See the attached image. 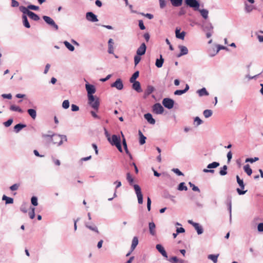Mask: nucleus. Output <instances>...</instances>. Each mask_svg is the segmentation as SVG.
<instances>
[{
	"label": "nucleus",
	"mask_w": 263,
	"mask_h": 263,
	"mask_svg": "<svg viewBox=\"0 0 263 263\" xmlns=\"http://www.w3.org/2000/svg\"><path fill=\"white\" fill-rule=\"evenodd\" d=\"M126 180L130 185H133L136 194L138 198V202L141 204L143 203V195L140 186L138 184H134V178L132 177L130 173L126 174Z\"/></svg>",
	"instance_id": "nucleus-1"
},
{
	"label": "nucleus",
	"mask_w": 263,
	"mask_h": 263,
	"mask_svg": "<svg viewBox=\"0 0 263 263\" xmlns=\"http://www.w3.org/2000/svg\"><path fill=\"white\" fill-rule=\"evenodd\" d=\"M20 10L24 14H27L32 20L37 21L40 20V17L35 13L28 10V9L23 6H21L19 8Z\"/></svg>",
	"instance_id": "nucleus-2"
},
{
	"label": "nucleus",
	"mask_w": 263,
	"mask_h": 263,
	"mask_svg": "<svg viewBox=\"0 0 263 263\" xmlns=\"http://www.w3.org/2000/svg\"><path fill=\"white\" fill-rule=\"evenodd\" d=\"M108 141L112 145L116 146L120 152H122V148L121 145V139L119 136L113 135L110 139V141Z\"/></svg>",
	"instance_id": "nucleus-3"
},
{
	"label": "nucleus",
	"mask_w": 263,
	"mask_h": 263,
	"mask_svg": "<svg viewBox=\"0 0 263 263\" xmlns=\"http://www.w3.org/2000/svg\"><path fill=\"white\" fill-rule=\"evenodd\" d=\"M85 88L87 92L88 99L92 100L93 96V94L95 93L96 91L95 86L87 82L85 84Z\"/></svg>",
	"instance_id": "nucleus-4"
},
{
	"label": "nucleus",
	"mask_w": 263,
	"mask_h": 263,
	"mask_svg": "<svg viewBox=\"0 0 263 263\" xmlns=\"http://www.w3.org/2000/svg\"><path fill=\"white\" fill-rule=\"evenodd\" d=\"M88 100L89 105L95 110L98 111L100 105L99 98H95V97L93 96V99L92 100L89 99H88Z\"/></svg>",
	"instance_id": "nucleus-5"
},
{
	"label": "nucleus",
	"mask_w": 263,
	"mask_h": 263,
	"mask_svg": "<svg viewBox=\"0 0 263 263\" xmlns=\"http://www.w3.org/2000/svg\"><path fill=\"white\" fill-rule=\"evenodd\" d=\"M174 101L170 98H166L163 99L162 104L166 108L171 109L173 108L174 105Z\"/></svg>",
	"instance_id": "nucleus-6"
},
{
	"label": "nucleus",
	"mask_w": 263,
	"mask_h": 263,
	"mask_svg": "<svg viewBox=\"0 0 263 263\" xmlns=\"http://www.w3.org/2000/svg\"><path fill=\"white\" fill-rule=\"evenodd\" d=\"M185 4L195 10H199V3L197 0H185Z\"/></svg>",
	"instance_id": "nucleus-7"
},
{
	"label": "nucleus",
	"mask_w": 263,
	"mask_h": 263,
	"mask_svg": "<svg viewBox=\"0 0 263 263\" xmlns=\"http://www.w3.org/2000/svg\"><path fill=\"white\" fill-rule=\"evenodd\" d=\"M43 18L47 24L53 27L55 30H57L59 29L58 26L50 17L44 15L43 16Z\"/></svg>",
	"instance_id": "nucleus-8"
},
{
	"label": "nucleus",
	"mask_w": 263,
	"mask_h": 263,
	"mask_svg": "<svg viewBox=\"0 0 263 263\" xmlns=\"http://www.w3.org/2000/svg\"><path fill=\"white\" fill-rule=\"evenodd\" d=\"M220 165L219 162H213L211 163H210L208 165L207 168L209 169H204L203 172L204 173H213L214 172V170H212V168H216L217 167L219 166Z\"/></svg>",
	"instance_id": "nucleus-9"
},
{
	"label": "nucleus",
	"mask_w": 263,
	"mask_h": 263,
	"mask_svg": "<svg viewBox=\"0 0 263 263\" xmlns=\"http://www.w3.org/2000/svg\"><path fill=\"white\" fill-rule=\"evenodd\" d=\"M153 111L157 115L162 114L164 111V108L160 103H157L153 105Z\"/></svg>",
	"instance_id": "nucleus-10"
},
{
	"label": "nucleus",
	"mask_w": 263,
	"mask_h": 263,
	"mask_svg": "<svg viewBox=\"0 0 263 263\" xmlns=\"http://www.w3.org/2000/svg\"><path fill=\"white\" fill-rule=\"evenodd\" d=\"M86 18L88 21L91 22H97L98 21L97 16L92 12H88L86 13Z\"/></svg>",
	"instance_id": "nucleus-11"
},
{
	"label": "nucleus",
	"mask_w": 263,
	"mask_h": 263,
	"mask_svg": "<svg viewBox=\"0 0 263 263\" xmlns=\"http://www.w3.org/2000/svg\"><path fill=\"white\" fill-rule=\"evenodd\" d=\"M146 46L144 43L141 44L137 50L136 54L138 55H143L145 53Z\"/></svg>",
	"instance_id": "nucleus-12"
},
{
	"label": "nucleus",
	"mask_w": 263,
	"mask_h": 263,
	"mask_svg": "<svg viewBox=\"0 0 263 263\" xmlns=\"http://www.w3.org/2000/svg\"><path fill=\"white\" fill-rule=\"evenodd\" d=\"M111 87H116L118 90H121L123 88V84L120 79H118L114 83L111 84Z\"/></svg>",
	"instance_id": "nucleus-13"
},
{
	"label": "nucleus",
	"mask_w": 263,
	"mask_h": 263,
	"mask_svg": "<svg viewBox=\"0 0 263 263\" xmlns=\"http://www.w3.org/2000/svg\"><path fill=\"white\" fill-rule=\"evenodd\" d=\"M178 48L180 49V53L177 55L178 58L186 55L188 53L189 50L186 47L183 45H179Z\"/></svg>",
	"instance_id": "nucleus-14"
},
{
	"label": "nucleus",
	"mask_w": 263,
	"mask_h": 263,
	"mask_svg": "<svg viewBox=\"0 0 263 263\" xmlns=\"http://www.w3.org/2000/svg\"><path fill=\"white\" fill-rule=\"evenodd\" d=\"M144 117L149 123L151 124H154L155 123V120L153 118L152 114L150 113H147L145 114Z\"/></svg>",
	"instance_id": "nucleus-15"
},
{
	"label": "nucleus",
	"mask_w": 263,
	"mask_h": 263,
	"mask_svg": "<svg viewBox=\"0 0 263 263\" xmlns=\"http://www.w3.org/2000/svg\"><path fill=\"white\" fill-rule=\"evenodd\" d=\"M132 83V87L134 90H135L138 92H142V90L141 89V85L139 82L135 81L133 82Z\"/></svg>",
	"instance_id": "nucleus-16"
},
{
	"label": "nucleus",
	"mask_w": 263,
	"mask_h": 263,
	"mask_svg": "<svg viewBox=\"0 0 263 263\" xmlns=\"http://www.w3.org/2000/svg\"><path fill=\"white\" fill-rule=\"evenodd\" d=\"M108 52L110 54H114V42L112 39H110L108 42Z\"/></svg>",
	"instance_id": "nucleus-17"
},
{
	"label": "nucleus",
	"mask_w": 263,
	"mask_h": 263,
	"mask_svg": "<svg viewBox=\"0 0 263 263\" xmlns=\"http://www.w3.org/2000/svg\"><path fill=\"white\" fill-rule=\"evenodd\" d=\"M121 135H122V137L123 138V140H122V144H123V147L125 151V152L127 154H128L129 155V156L130 157V159H132V155L129 153L128 150V148H127V144H126V140L124 138V136L122 133V132H121Z\"/></svg>",
	"instance_id": "nucleus-18"
},
{
	"label": "nucleus",
	"mask_w": 263,
	"mask_h": 263,
	"mask_svg": "<svg viewBox=\"0 0 263 263\" xmlns=\"http://www.w3.org/2000/svg\"><path fill=\"white\" fill-rule=\"evenodd\" d=\"M49 134H42V137L45 139H47V142L50 143L51 142L53 138V133L51 131L48 132Z\"/></svg>",
	"instance_id": "nucleus-19"
},
{
	"label": "nucleus",
	"mask_w": 263,
	"mask_h": 263,
	"mask_svg": "<svg viewBox=\"0 0 263 263\" xmlns=\"http://www.w3.org/2000/svg\"><path fill=\"white\" fill-rule=\"evenodd\" d=\"M26 127V124L19 123L16 125H15L14 127V131L16 133H19L23 128Z\"/></svg>",
	"instance_id": "nucleus-20"
},
{
	"label": "nucleus",
	"mask_w": 263,
	"mask_h": 263,
	"mask_svg": "<svg viewBox=\"0 0 263 263\" xmlns=\"http://www.w3.org/2000/svg\"><path fill=\"white\" fill-rule=\"evenodd\" d=\"M148 227H149V230L150 234H152V235H154L156 233V231H155L156 226H155V224L154 223V222H149L148 224Z\"/></svg>",
	"instance_id": "nucleus-21"
},
{
	"label": "nucleus",
	"mask_w": 263,
	"mask_h": 263,
	"mask_svg": "<svg viewBox=\"0 0 263 263\" xmlns=\"http://www.w3.org/2000/svg\"><path fill=\"white\" fill-rule=\"evenodd\" d=\"M176 33V36L178 39H180L181 40H183L184 39V36L185 35V33L184 31H182V32H180V30L178 29L177 28L176 29L175 31Z\"/></svg>",
	"instance_id": "nucleus-22"
},
{
	"label": "nucleus",
	"mask_w": 263,
	"mask_h": 263,
	"mask_svg": "<svg viewBox=\"0 0 263 263\" xmlns=\"http://www.w3.org/2000/svg\"><path fill=\"white\" fill-rule=\"evenodd\" d=\"M194 227L196 230L197 234L198 235L201 234L203 233V230L201 226H200L198 223H194Z\"/></svg>",
	"instance_id": "nucleus-23"
},
{
	"label": "nucleus",
	"mask_w": 263,
	"mask_h": 263,
	"mask_svg": "<svg viewBox=\"0 0 263 263\" xmlns=\"http://www.w3.org/2000/svg\"><path fill=\"white\" fill-rule=\"evenodd\" d=\"M85 226L86 228H87L89 230H90L92 231L96 232L98 233H99L98 228L95 225H94V224L90 225L89 222H85Z\"/></svg>",
	"instance_id": "nucleus-24"
},
{
	"label": "nucleus",
	"mask_w": 263,
	"mask_h": 263,
	"mask_svg": "<svg viewBox=\"0 0 263 263\" xmlns=\"http://www.w3.org/2000/svg\"><path fill=\"white\" fill-rule=\"evenodd\" d=\"M164 59L162 58V55H160V59H157L155 63L156 66L158 68H161L163 64Z\"/></svg>",
	"instance_id": "nucleus-25"
},
{
	"label": "nucleus",
	"mask_w": 263,
	"mask_h": 263,
	"mask_svg": "<svg viewBox=\"0 0 263 263\" xmlns=\"http://www.w3.org/2000/svg\"><path fill=\"white\" fill-rule=\"evenodd\" d=\"M197 92L200 97L209 95V92L207 91L205 88H202L198 90Z\"/></svg>",
	"instance_id": "nucleus-26"
},
{
	"label": "nucleus",
	"mask_w": 263,
	"mask_h": 263,
	"mask_svg": "<svg viewBox=\"0 0 263 263\" xmlns=\"http://www.w3.org/2000/svg\"><path fill=\"white\" fill-rule=\"evenodd\" d=\"M22 19L24 26L27 28H29L30 27V25L28 21L27 17L26 15V14H23Z\"/></svg>",
	"instance_id": "nucleus-27"
},
{
	"label": "nucleus",
	"mask_w": 263,
	"mask_h": 263,
	"mask_svg": "<svg viewBox=\"0 0 263 263\" xmlns=\"http://www.w3.org/2000/svg\"><path fill=\"white\" fill-rule=\"evenodd\" d=\"M138 134L139 135V143L141 145H143L145 143L146 137L144 136L141 130H139Z\"/></svg>",
	"instance_id": "nucleus-28"
},
{
	"label": "nucleus",
	"mask_w": 263,
	"mask_h": 263,
	"mask_svg": "<svg viewBox=\"0 0 263 263\" xmlns=\"http://www.w3.org/2000/svg\"><path fill=\"white\" fill-rule=\"evenodd\" d=\"M219 254H210L208 256V258L213 261L214 263L217 262V258L219 256Z\"/></svg>",
	"instance_id": "nucleus-29"
},
{
	"label": "nucleus",
	"mask_w": 263,
	"mask_h": 263,
	"mask_svg": "<svg viewBox=\"0 0 263 263\" xmlns=\"http://www.w3.org/2000/svg\"><path fill=\"white\" fill-rule=\"evenodd\" d=\"M199 11L201 15V16L204 18V19H207L208 17V14H209V11L206 9H199L197 10Z\"/></svg>",
	"instance_id": "nucleus-30"
},
{
	"label": "nucleus",
	"mask_w": 263,
	"mask_h": 263,
	"mask_svg": "<svg viewBox=\"0 0 263 263\" xmlns=\"http://www.w3.org/2000/svg\"><path fill=\"white\" fill-rule=\"evenodd\" d=\"M57 138H58V139H60V141L58 143V146H60L63 144V141H67V139L66 135H59V136L57 137Z\"/></svg>",
	"instance_id": "nucleus-31"
},
{
	"label": "nucleus",
	"mask_w": 263,
	"mask_h": 263,
	"mask_svg": "<svg viewBox=\"0 0 263 263\" xmlns=\"http://www.w3.org/2000/svg\"><path fill=\"white\" fill-rule=\"evenodd\" d=\"M154 90V87L151 85L147 86L146 89L144 92V95L145 96H149L151 94Z\"/></svg>",
	"instance_id": "nucleus-32"
},
{
	"label": "nucleus",
	"mask_w": 263,
	"mask_h": 263,
	"mask_svg": "<svg viewBox=\"0 0 263 263\" xmlns=\"http://www.w3.org/2000/svg\"><path fill=\"white\" fill-rule=\"evenodd\" d=\"M213 29V26L211 23L205 24L203 26V30L204 31H212Z\"/></svg>",
	"instance_id": "nucleus-33"
},
{
	"label": "nucleus",
	"mask_w": 263,
	"mask_h": 263,
	"mask_svg": "<svg viewBox=\"0 0 263 263\" xmlns=\"http://www.w3.org/2000/svg\"><path fill=\"white\" fill-rule=\"evenodd\" d=\"M172 263H183V260L178 258L176 256H173L168 260Z\"/></svg>",
	"instance_id": "nucleus-34"
},
{
	"label": "nucleus",
	"mask_w": 263,
	"mask_h": 263,
	"mask_svg": "<svg viewBox=\"0 0 263 263\" xmlns=\"http://www.w3.org/2000/svg\"><path fill=\"white\" fill-rule=\"evenodd\" d=\"M10 110L13 111H17L20 113L23 112V110L18 106L12 105L10 106Z\"/></svg>",
	"instance_id": "nucleus-35"
},
{
	"label": "nucleus",
	"mask_w": 263,
	"mask_h": 263,
	"mask_svg": "<svg viewBox=\"0 0 263 263\" xmlns=\"http://www.w3.org/2000/svg\"><path fill=\"white\" fill-rule=\"evenodd\" d=\"M172 5L174 7H179L182 4L183 0H170Z\"/></svg>",
	"instance_id": "nucleus-36"
},
{
	"label": "nucleus",
	"mask_w": 263,
	"mask_h": 263,
	"mask_svg": "<svg viewBox=\"0 0 263 263\" xmlns=\"http://www.w3.org/2000/svg\"><path fill=\"white\" fill-rule=\"evenodd\" d=\"M28 114L33 119H35L36 117V111L34 109H28L27 110Z\"/></svg>",
	"instance_id": "nucleus-37"
},
{
	"label": "nucleus",
	"mask_w": 263,
	"mask_h": 263,
	"mask_svg": "<svg viewBox=\"0 0 263 263\" xmlns=\"http://www.w3.org/2000/svg\"><path fill=\"white\" fill-rule=\"evenodd\" d=\"M2 200L5 201L6 204H11L13 202V199L12 198L7 197L6 195H3Z\"/></svg>",
	"instance_id": "nucleus-38"
},
{
	"label": "nucleus",
	"mask_w": 263,
	"mask_h": 263,
	"mask_svg": "<svg viewBox=\"0 0 263 263\" xmlns=\"http://www.w3.org/2000/svg\"><path fill=\"white\" fill-rule=\"evenodd\" d=\"M244 171L247 173V174L249 176H250L252 173V170L250 168V165L249 164H246L243 166Z\"/></svg>",
	"instance_id": "nucleus-39"
},
{
	"label": "nucleus",
	"mask_w": 263,
	"mask_h": 263,
	"mask_svg": "<svg viewBox=\"0 0 263 263\" xmlns=\"http://www.w3.org/2000/svg\"><path fill=\"white\" fill-rule=\"evenodd\" d=\"M236 180L238 184H239V186L241 189H245V184L243 183V181L242 179H241L239 176H236Z\"/></svg>",
	"instance_id": "nucleus-40"
},
{
	"label": "nucleus",
	"mask_w": 263,
	"mask_h": 263,
	"mask_svg": "<svg viewBox=\"0 0 263 263\" xmlns=\"http://www.w3.org/2000/svg\"><path fill=\"white\" fill-rule=\"evenodd\" d=\"M139 72L138 71H137L134 73L132 75V77L129 79V82L130 83H133L134 82L136 81V79L139 77Z\"/></svg>",
	"instance_id": "nucleus-41"
},
{
	"label": "nucleus",
	"mask_w": 263,
	"mask_h": 263,
	"mask_svg": "<svg viewBox=\"0 0 263 263\" xmlns=\"http://www.w3.org/2000/svg\"><path fill=\"white\" fill-rule=\"evenodd\" d=\"M64 44L66 47L67 49H68L70 51H73L74 50V47L73 45H72L68 41H64Z\"/></svg>",
	"instance_id": "nucleus-42"
},
{
	"label": "nucleus",
	"mask_w": 263,
	"mask_h": 263,
	"mask_svg": "<svg viewBox=\"0 0 263 263\" xmlns=\"http://www.w3.org/2000/svg\"><path fill=\"white\" fill-rule=\"evenodd\" d=\"M213 114V111L210 109H205L203 111V114L205 118H208L210 117Z\"/></svg>",
	"instance_id": "nucleus-43"
},
{
	"label": "nucleus",
	"mask_w": 263,
	"mask_h": 263,
	"mask_svg": "<svg viewBox=\"0 0 263 263\" xmlns=\"http://www.w3.org/2000/svg\"><path fill=\"white\" fill-rule=\"evenodd\" d=\"M177 189L179 191H187V187L185 185V183L184 182H181V183H180L178 185Z\"/></svg>",
	"instance_id": "nucleus-44"
},
{
	"label": "nucleus",
	"mask_w": 263,
	"mask_h": 263,
	"mask_svg": "<svg viewBox=\"0 0 263 263\" xmlns=\"http://www.w3.org/2000/svg\"><path fill=\"white\" fill-rule=\"evenodd\" d=\"M227 168L228 167L227 165H224L221 168V170L219 172V174L221 176H224L227 174Z\"/></svg>",
	"instance_id": "nucleus-45"
},
{
	"label": "nucleus",
	"mask_w": 263,
	"mask_h": 263,
	"mask_svg": "<svg viewBox=\"0 0 263 263\" xmlns=\"http://www.w3.org/2000/svg\"><path fill=\"white\" fill-rule=\"evenodd\" d=\"M58 136H59V135L53 133V138H52L51 141H52L53 144H57L58 145V143L60 141V139H58V138H57Z\"/></svg>",
	"instance_id": "nucleus-46"
},
{
	"label": "nucleus",
	"mask_w": 263,
	"mask_h": 263,
	"mask_svg": "<svg viewBox=\"0 0 263 263\" xmlns=\"http://www.w3.org/2000/svg\"><path fill=\"white\" fill-rule=\"evenodd\" d=\"M159 252L165 258H167V255L164 248H156Z\"/></svg>",
	"instance_id": "nucleus-47"
},
{
	"label": "nucleus",
	"mask_w": 263,
	"mask_h": 263,
	"mask_svg": "<svg viewBox=\"0 0 263 263\" xmlns=\"http://www.w3.org/2000/svg\"><path fill=\"white\" fill-rule=\"evenodd\" d=\"M31 204L34 206H37L38 205L37 198L35 196H33L31 198Z\"/></svg>",
	"instance_id": "nucleus-48"
},
{
	"label": "nucleus",
	"mask_w": 263,
	"mask_h": 263,
	"mask_svg": "<svg viewBox=\"0 0 263 263\" xmlns=\"http://www.w3.org/2000/svg\"><path fill=\"white\" fill-rule=\"evenodd\" d=\"M189 184L192 188L193 191L195 192H200V190L198 186H195L193 183L191 182H189Z\"/></svg>",
	"instance_id": "nucleus-49"
},
{
	"label": "nucleus",
	"mask_w": 263,
	"mask_h": 263,
	"mask_svg": "<svg viewBox=\"0 0 263 263\" xmlns=\"http://www.w3.org/2000/svg\"><path fill=\"white\" fill-rule=\"evenodd\" d=\"M29 216L31 219H33L35 217V208H31V211L29 212Z\"/></svg>",
	"instance_id": "nucleus-50"
},
{
	"label": "nucleus",
	"mask_w": 263,
	"mask_h": 263,
	"mask_svg": "<svg viewBox=\"0 0 263 263\" xmlns=\"http://www.w3.org/2000/svg\"><path fill=\"white\" fill-rule=\"evenodd\" d=\"M140 56L141 55H138V54H137L136 55H135L134 57V63H135V66H136L141 61V58Z\"/></svg>",
	"instance_id": "nucleus-51"
},
{
	"label": "nucleus",
	"mask_w": 263,
	"mask_h": 263,
	"mask_svg": "<svg viewBox=\"0 0 263 263\" xmlns=\"http://www.w3.org/2000/svg\"><path fill=\"white\" fill-rule=\"evenodd\" d=\"M253 9L252 5H249L247 4H245V10L247 12H250Z\"/></svg>",
	"instance_id": "nucleus-52"
},
{
	"label": "nucleus",
	"mask_w": 263,
	"mask_h": 263,
	"mask_svg": "<svg viewBox=\"0 0 263 263\" xmlns=\"http://www.w3.org/2000/svg\"><path fill=\"white\" fill-rule=\"evenodd\" d=\"M259 160V158L258 157H254V158H247L246 159V162H251L253 163L255 161H257Z\"/></svg>",
	"instance_id": "nucleus-53"
},
{
	"label": "nucleus",
	"mask_w": 263,
	"mask_h": 263,
	"mask_svg": "<svg viewBox=\"0 0 263 263\" xmlns=\"http://www.w3.org/2000/svg\"><path fill=\"white\" fill-rule=\"evenodd\" d=\"M62 107L64 109H67L69 107V102L68 100H64L62 103Z\"/></svg>",
	"instance_id": "nucleus-54"
},
{
	"label": "nucleus",
	"mask_w": 263,
	"mask_h": 263,
	"mask_svg": "<svg viewBox=\"0 0 263 263\" xmlns=\"http://www.w3.org/2000/svg\"><path fill=\"white\" fill-rule=\"evenodd\" d=\"M203 121L198 117H196L194 119V124L196 123V126H199L202 123Z\"/></svg>",
	"instance_id": "nucleus-55"
},
{
	"label": "nucleus",
	"mask_w": 263,
	"mask_h": 263,
	"mask_svg": "<svg viewBox=\"0 0 263 263\" xmlns=\"http://www.w3.org/2000/svg\"><path fill=\"white\" fill-rule=\"evenodd\" d=\"M138 244V239L137 237H134L132 240L131 247H137Z\"/></svg>",
	"instance_id": "nucleus-56"
},
{
	"label": "nucleus",
	"mask_w": 263,
	"mask_h": 263,
	"mask_svg": "<svg viewBox=\"0 0 263 263\" xmlns=\"http://www.w3.org/2000/svg\"><path fill=\"white\" fill-rule=\"evenodd\" d=\"M26 8L29 10V9L33 10H38L39 9V6L33 5H29Z\"/></svg>",
	"instance_id": "nucleus-57"
},
{
	"label": "nucleus",
	"mask_w": 263,
	"mask_h": 263,
	"mask_svg": "<svg viewBox=\"0 0 263 263\" xmlns=\"http://www.w3.org/2000/svg\"><path fill=\"white\" fill-rule=\"evenodd\" d=\"M12 122H13V119H9L6 122H4V124L6 127H9L12 124Z\"/></svg>",
	"instance_id": "nucleus-58"
},
{
	"label": "nucleus",
	"mask_w": 263,
	"mask_h": 263,
	"mask_svg": "<svg viewBox=\"0 0 263 263\" xmlns=\"http://www.w3.org/2000/svg\"><path fill=\"white\" fill-rule=\"evenodd\" d=\"M151 198L148 197H147V208L148 211H149L151 209Z\"/></svg>",
	"instance_id": "nucleus-59"
},
{
	"label": "nucleus",
	"mask_w": 263,
	"mask_h": 263,
	"mask_svg": "<svg viewBox=\"0 0 263 263\" xmlns=\"http://www.w3.org/2000/svg\"><path fill=\"white\" fill-rule=\"evenodd\" d=\"M18 187H19V184L15 183V184H14L12 185H11L10 187V189L11 191H16L18 189Z\"/></svg>",
	"instance_id": "nucleus-60"
},
{
	"label": "nucleus",
	"mask_w": 263,
	"mask_h": 263,
	"mask_svg": "<svg viewBox=\"0 0 263 263\" xmlns=\"http://www.w3.org/2000/svg\"><path fill=\"white\" fill-rule=\"evenodd\" d=\"M172 171L176 173L178 176H182L183 175V173L180 171V170L178 168H173Z\"/></svg>",
	"instance_id": "nucleus-61"
},
{
	"label": "nucleus",
	"mask_w": 263,
	"mask_h": 263,
	"mask_svg": "<svg viewBox=\"0 0 263 263\" xmlns=\"http://www.w3.org/2000/svg\"><path fill=\"white\" fill-rule=\"evenodd\" d=\"M160 7L161 8H163L166 6V2L165 0H159Z\"/></svg>",
	"instance_id": "nucleus-62"
},
{
	"label": "nucleus",
	"mask_w": 263,
	"mask_h": 263,
	"mask_svg": "<svg viewBox=\"0 0 263 263\" xmlns=\"http://www.w3.org/2000/svg\"><path fill=\"white\" fill-rule=\"evenodd\" d=\"M139 26L141 30H144L145 29L142 20L139 21Z\"/></svg>",
	"instance_id": "nucleus-63"
},
{
	"label": "nucleus",
	"mask_w": 263,
	"mask_h": 263,
	"mask_svg": "<svg viewBox=\"0 0 263 263\" xmlns=\"http://www.w3.org/2000/svg\"><path fill=\"white\" fill-rule=\"evenodd\" d=\"M257 230L259 232H263V222L259 223L258 224Z\"/></svg>",
	"instance_id": "nucleus-64"
}]
</instances>
